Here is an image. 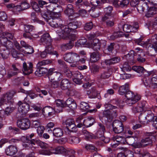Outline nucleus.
Segmentation results:
<instances>
[{"label": "nucleus", "mask_w": 157, "mask_h": 157, "mask_svg": "<svg viewBox=\"0 0 157 157\" xmlns=\"http://www.w3.org/2000/svg\"><path fill=\"white\" fill-rule=\"evenodd\" d=\"M52 15L51 13L48 11L41 13V16L46 21L49 23L51 26L53 27L60 28L62 34L66 33L67 34L69 31L75 30L82 25L81 21H74L69 22L67 25H64L60 13L54 12Z\"/></svg>", "instance_id": "1"}, {"label": "nucleus", "mask_w": 157, "mask_h": 157, "mask_svg": "<svg viewBox=\"0 0 157 157\" xmlns=\"http://www.w3.org/2000/svg\"><path fill=\"white\" fill-rule=\"evenodd\" d=\"M20 140L22 142L23 147L26 149H31L32 150H34L40 146L41 148L44 149L43 151V154L47 155L44 153V151L48 150L50 147H48V145L45 143L35 138L34 133L28 134L22 136Z\"/></svg>", "instance_id": "2"}, {"label": "nucleus", "mask_w": 157, "mask_h": 157, "mask_svg": "<svg viewBox=\"0 0 157 157\" xmlns=\"http://www.w3.org/2000/svg\"><path fill=\"white\" fill-rule=\"evenodd\" d=\"M13 96L10 94L7 93L4 95L0 100V106L6 105H9V106H7L5 110H0V116H2V113L4 117L5 115H9L14 110V108L11 107L13 104V100L12 99Z\"/></svg>", "instance_id": "3"}, {"label": "nucleus", "mask_w": 157, "mask_h": 157, "mask_svg": "<svg viewBox=\"0 0 157 157\" xmlns=\"http://www.w3.org/2000/svg\"><path fill=\"white\" fill-rule=\"evenodd\" d=\"M75 30H70L69 33L62 34V37L63 39L69 38L70 40L68 43L63 44L61 45L60 48L62 51H65L71 49L74 45V41L76 39L75 34H73L72 33Z\"/></svg>", "instance_id": "4"}, {"label": "nucleus", "mask_w": 157, "mask_h": 157, "mask_svg": "<svg viewBox=\"0 0 157 157\" xmlns=\"http://www.w3.org/2000/svg\"><path fill=\"white\" fill-rule=\"evenodd\" d=\"M108 109L105 110L103 113V116L101 120L102 122L106 123L108 122H111L112 121L113 118V112H114L113 109H115L116 107L111 104L107 105Z\"/></svg>", "instance_id": "5"}, {"label": "nucleus", "mask_w": 157, "mask_h": 157, "mask_svg": "<svg viewBox=\"0 0 157 157\" xmlns=\"http://www.w3.org/2000/svg\"><path fill=\"white\" fill-rule=\"evenodd\" d=\"M124 95L127 99L125 102L129 106H131L135 104L140 99V95L135 94L133 92L129 90V89L126 91Z\"/></svg>", "instance_id": "6"}, {"label": "nucleus", "mask_w": 157, "mask_h": 157, "mask_svg": "<svg viewBox=\"0 0 157 157\" xmlns=\"http://www.w3.org/2000/svg\"><path fill=\"white\" fill-rule=\"evenodd\" d=\"M72 85L71 82L70 80L67 78L63 79L60 82V88L62 90H68V92L67 93V95L68 96H74L76 93L75 90H69Z\"/></svg>", "instance_id": "7"}, {"label": "nucleus", "mask_w": 157, "mask_h": 157, "mask_svg": "<svg viewBox=\"0 0 157 157\" xmlns=\"http://www.w3.org/2000/svg\"><path fill=\"white\" fill-rule=\"evenodd\" d=\"M109 127V131L111 132H113L116 134L120 133L124 130L123 124L121 121L117 120L113 121Z\"/></svg>", "instance_id": "8"}, {"label": "nucleus", "mask_w": 157, "mask_h": 157, "mask_svg": "<svg viewBox=\"0 0 157 157\" xmlns=\"http://www.w3.org/2000/svg\"><path fill=\"white\" fill-rule=\"evenodd\" d=\"M66 149L63 146H57L55 147H50L48 150L44 151V153L47 155H50L52 154H56L66 153Z\"/></svg>", "instance_id": "9"}, {"label": "nucleus", "mask_w": 157, "mask_h": 157, "mask_svg": "<svg viewBox=\"0 0 157 157\" xmlns=\"http://www.w3.org/2000/svg\"><path fill=\"white\" fill-rule=\"evenodd\" d=\"M24 33L23 34V37L25 38L31 39L32 33L34 32L35 28L34 26L30 24H25L24 25Z\"/></svg>", "instance_id": "10"}, {"label": "nucleus", "mask_w": 157, "mask_h": 157, "mask_svg": "<svg viewBox=\"0 0 157 157\" xmlns=\"http://www.w3.org/2000/svg\"><path fill=\"white\" fill-rule=\"evenodd\" d=\"M139 26L138 23L133 22L132 25L124 24L122 26V28L124 32L127 33H135L139 29Z\"/></svg>", "instance_id": "11"}, {"label": "nucleus", "mask_w": 157, "mask_h": 157, "mask_svg": "<svg viewBox=\"0 0 157 157\" xmlns=\"http://www.w3.org/2000/svg\"><path fill=\"white\" fill-rule=\"evenodd\" d=\"M61 75L58 72H54V69L50 68L48 69V72L46 74L45 77H48L50 82L57 79L58 81L60 80V77Z\"/></svg>", "instance_id": "12"}, {"label": "nucleus", "mask_w": 157, "mask_h": 157, "mask_svg": "<svg viewBox=\"0 0 157 157\" xmlns=\"http://www.w3.org/2000/svg\"><path fill=\"white\" fill-rule=\"evenodd\" d=\"M40 40L41 43L45 48H48L49 50L52 48V39L48 33H46L43 34L41 36Z\"/></svg>", "instance_id": "13"}, {"label": "nucleus", "mask_w": 157, "mask_h": 157, "mask_svg": "<svg viewBox=\"0 0 157 157\" xmlns=\"http://www.w3.org/2000/svg\"><path fill=\"white\" fill-rule=\"evenodd\" d=\"M147 106L146 101H141L138 102L136 106H133L132 109L134 113L141 112L147 111Z\"/></svg>", "instance_id": "14"}, {"label": "nucleus", "mask_w": 157, "mask_h": 157, "mask_svg": "<svg viewBox=\"0 0 157 157\" xmlns=\"http://www.w3.org/2000/svg\"><path fill=\"white\" fill-rule=\"evenodd\" d=\"M18 127L24 130H27L30 126V121L28 118L19 119L17 121Z\"/></svg>", "instance_id": "15"}, {"label": "nucleus", "mask_w": 157, "mask_h": 157, "mask_svg": "<svg viewBox=\"0 0 157 157\" xmlns=\"http://www.w3.org/2000/svg\"><path fill=\"white\" fill-rule=\"evenodd\" d=\"M99 126L97 132L95 133V139H99L100 140L104 138V133L106 132L105 128L104 125L100 123H98Z\"/></svg>", "instance_id": "16"}, {"label": "nucleus", "mask_w": 157, "mask_h": 157, "mask_svg": "<svg viewBox=\"0 0 157 157\" xmlns=\"http://www.w3.org/2000/svg\"><path fill=\"white\" fill-rule=\"evenodd\" d=\"M74 7L71 4H68L64 11L65 13L68 16L70 21H72L76 17V13H74Z\"/></svg>", "instance_id": "17"}, {"label": "nucleus", "mask_w": 157, "mask_h": 157, "mask_svg": "<svg viewBox=\"0 0 157 157\" xmlns=\"http://www.w3.org/2000/svg\"><path fill=\"white\" fill-rule=\"evenodd\" d=\"M18 105V112L23 115L26 113L30 109L29 105L28 103H22L21 101H19Z\"/></svg>", "instance_id": "18"}, {"label": "nucleus", "mask_w": 157, "mask_h": 157, "mask_svg": "<svg viewBox=\"0 0 157 157\" xmlns=\"http://www.w3.org/2000/svg\"><path fill=\"white\" fill-rule=\"evenodd\" d=\"M74 100L72 98H69L65 101L59 99H58L56 101V103L57 106L58 107L64 108L68 107L72 102L74 101Z\"/></svg>", "instance_id": "19"}, {"label": "nucleus", "mask_w": 157, "mask_h": 157, "mask_svg": "<svg viewBox=\"0 0 157 157\" xmlns=\"http://www.w3.org/2000/svg\"><path fill=\"white\" fill-rule=\"evenodd\" d=\"M65 123L66 125L67 130L70 132H76L77 131V129L74 121L70 119H67Z\"/></svg>", "instance_id": "20"}, {"label": "nucleus", "mask_w": 157, "mask_h": 157, "mask_svg": "<svg viewBox=\"0 0 157 157\" xmlns=\"http://www.w3.org/2000/svg\"><path fill=\"white\" fill-rule=\"evenodd\" d=\"M136 8L139 13H142L145 10L148 9V3L145 1H141L136 6Z\"/></svg>", "instance_id": "21"}, {"label": "nucleus", "mask_w": 157, "mask_h": 157, "mask_svg": "<svg viewBox=\"0 0 157 157\" xmlns=\"http://www.w3.org/2000/svg\"><path fill=\"white\" fill-rule=\"evenodd\" d=\"M123 139L124 138L123 136H118L112 137L111 139V141H112L111 144V147H116L120 143H122V141Z\"/></svg>", "instance_id": "22"}, {"label": "nucleus", "mask_w": 157, "mask_h": 157, "mask_svg": "<svg viewBox=\"0 0 157 157\" xmlns=\"http://www.w3.org/2000/svg\"><path fill=\"white\" fill-rule=\"evenodd\" d=\"M73 82L77 84L80 85L82 82V79L83 76L81 73L78 72H74L73 74Z\"/></svg>", "instance_id": "23"}, {"label": "nucleus", "mask_w": 157, "mask_h": 157, "mask_svg": "<svg viewBox=\"0 0 157 157\" xmlns=\"http://www.w3.org/2000/svg\"><path fill=\"white\" fill-rule=\"evenodd\" d=\"M29 66L28 67L25 62L23 64V71L25 75H28L33 72V64L31 62L29 63Z\"/></svg>", "instance_id": "24"}, {"label": "nucleus", "mask_w": 157, "mask_h": 157, "mask_svg": "<svg viewBox=\"0 0 157 157\" xmlns=\"http://www.w3.org/2000/svg\"><path fill=\"white\" fill-rule=\"evenodd\" d=\"M17 151V147L16 146L10 145L5 150V152L7 155L12 156L16 154Z\"/></svg>", "instance_id": "25"}, {"label": "nucleus", "mask_w": 157, "mask_h": 157, "mask_svg": "<svg viewBox=\"0 0 157 157\" xmlns=\"http://www.w3.org/2000/svg\"><path fill=\"white\" fill-rule=\"evenodd\" d=\"M37 66V68L35 72L36 76H41L45 73L46 74L48 72V70L46 67L42 66Z\"/></svg>", "instance_id": "26"}, {"label": "nucleus", "mask_w": 157, "mask_h": 157, "mask_svg": "<svg viewBox=\"0 0 157 157\" xmlns=\"http://www.w3.org/2000/svg\"><path fill=\"white\" fill-rule=\"evenodd\" d=\"M155 137L154 136L149 135L144 139H142L141 140L142 144L144 146L151 145L152 143V139H155Z\"/></svg>", "instance_id": "27"}, {"label": "nucleus", "mask_w": 157, "mask_h": 157, "mask_svg": "<svg viewBox=\"0 0 157 157\" xmlns=\"http://www.w3.org/2000/svg\"><path fill=\"white\" fill-rule=\"evenodd\" d=\"M147 12L145 14V16L149 18L156 14L157 12V8L155 6L149 7L148 9L147 10Z\"/></svg>", "instance_id": "28"}, {"label": "nucleus", "mask_w": 157, "mask_h": 157, "mask_svg": "<svg viewBox=\"0 0 157 157\" xmlns=\"http://www.w3.org/2000/svg\"><path fill=\"white\" fill-rule=\"evenodd\" d=\"M113 10V7L112 6H109L104 9L105 13L104 16L102 17V21H105L108 19V16H111L112 11Z\"/></svg>", "instance_id": "29"}, {"label": "nucleus", "mask_w": 157, "mask_h": 157, "mask_svg": "<svg viewBox=\"0 0 157 157\" xmlns=\"http://www.w3.org/2000/svg\"><path fill=\"white\" fill-rule=\"evenodd\" d=\"M121 59L119 57L115 56L112 58L110 59H106L105 63L107 65H111L118 63L120 60Z\"/></svg>", "instance_id": "30"}, {"label": "nucleus", "mask_w": 157, "mask_h": 157, "mask_svg": "<svg viewBox=\"0 0 157 157\" xmlns=\"http://www.w3.org/2000/svg\"><path fill=\"white\" fill-rule=\"evenodd\" d=\"M145 114H146V116L144 117L147 120V122L151 123L155 119V117L154 114L150 110H147L145 112Z\"/></svg>", "instance_id": "31"}, {"label": "nucleus", "mask_w": 157, "mask_h": 157, "mask_svg": "<svg viewBox=\"0 0 157 157\" xmlns=\"http://www.w3.org/2000/svg\"><path fill=\"white\" fill-rule=\"evenodd\" d=\"M87 44V39L84 37H82L75 43V46L77 48L85 47Z\"/></svg>", "instance_id": "32"}, {"label": "nucleus", "mask_w": 157, "mask_h": 157, "mask_svg": "<svg viewBox=\"0 0 157 157\" xmlns=\"http://www.w3.org/2000/svg\"><path fill=\"white\" fill-rule=\"evenodd\" d=\"M19 72V70L14 65H12V69L8 71L7 77L10 78L11 77L16 75Z\"/></svg>", "instance_id": "33"}, {"label": "nucleus", "mask_w": 157, "mask_h": 157, "mask_svg": "<svg viewBox=\"0 0 157 157\" xmlns=\"http://www.w3.org/2000/svg\"><path fill=\"white\" fill-rule=\"evenodd\" d=\"M37 15L35 12H32L31 13V23H38L41 25H44V22L41 20H40L37 17Z\"/></svg>", "instance_id": "34"}, {"label": "nucleus", "mask_w": 157, "mask_h": 157, "mask_svg": "<svg viewBox=\"0 0 157 157\" xmlns=\"http://www.w3.org/2000/svg\"><path fill=\"white\" fill-rule=\"evenodd\" d=\"M95 123V121L94 118L89 117L86 119H84V126L86 128L91 126Z\"/></svg>", "instance_id": "35"}, {"label": "nucleus", "mask_w": 157, "mask_h": 157, "mask_svg": "<svg viewBox=\"0 0 157 157\" xmlns=\"http://www.w3.org/2000/svg\"><path fill=\"white\" fill-rule=\"evenodd\" d=\"M52 132L53 136L56 137H60L63 136V130L59 128H54Z\"/></svg>", "instance_id": "36"}, {"label": "nucleus", "mask_w": 157, "mask_h": 157, "mask_svg": "<svg viewBox=\"0 0 157 157\" xmlns=\"http://www.w3.org/2000/svg\"><path fill=\"white\" fill-rule=\"evenodd\" d=\"M99 40L95 39L91 43V47L92 48L94 51L98 52L101 48L100 45L99 43Z\"/></svg>", "instance_id": "37"}, {"label": "nucleus", "mask_w": 157, "mask_h": 157, "mask_svg": "<svg viewBox=\"0 0 157 157\" xmlns=\"http://www.w3.org/2000/svg\"><path fill=\"white\" fill-rule=\"evenodd\" d=\"M129 88V85L127 83H126L124 85L120 86L118 90V93L121 95H124L126 91Z\"/></svg>", "instance_id": "38"}, {"label": "nucleus", "mask_w": 157, "mask_h": 157, "mask_svg": "<svg viewBox=\"0 0 157 157\" xmlns=\"http://www.w3.org/2000/svg\"><path fill=\"white\" fill-rule=\"evenodd\" d=\"M90 56V60L92 62H96L98 61L100 58L99 53L98 52H93L91 53Z\"/></svg>", "instance_id": "39"}, {"label": "nucleus", "mask_w": 157, "mask_h": 157, "mask_svg": "<svg viewBox=\"0 0 157 157\" xmlns=\"http://www.w3.org/2000/svg\"><path fill=\"white\" fill-rule=\"evenodd\" d=\"M124 33L120 31H114L112 35L109 37V39L114 40L116 39L123 37Z\"/></svg>", "instance_id": "40"}, {"label": "nucleus", "mask_w": 157, "mask_h": 157, "mask_svg": "<svg viewBox=\"0 0 157 157\" xmlns=\"http://www.w3.org/2000/svg\"><path fill=\"white\" fill-rule=\"evenodd\" d=\"M10 53L9 50L5 48H3L2 46H0V54L3 59H7Z\"/></svg>", "instance_id": "41"}, {"label": "nucleus", "mask_w": 157, "mask_h": 157, "mask_svg": "<svg viewBox=\"0 0 157 157\" xmlns=\"http://www.w3.org/2000/svg\"><path fill=\"white\" fill-rule=\"evenodd\" d=\"M89 2L88 1L83 0H77L75 3L76 6L80 9L87 6Z\"/></svg>", "instance_id": "42"}, {"label": "nucleus", "mask_w": 157, "mask_h": 157, "mask_svg": "<svg viewBox=\"0 0 157 157\" xmlns=\"http://www.w3.org/2000/svg\"><path fill=\"white\" fill-rule=\"evenodd\" d=\"M20 44L21 45H20V44L17 41L14 42L15 47L19 50H21V48L22 47H24L25 48L29 45L25 41L23 40L20 41Z\"/></svg>", "instance_id": "43"}, {"label": "nucleus", "mask_w": 157, "mask_h": 157, "mask_svg": "<svg viewBox=\"0 0 157 157\" xmlns=\"http://www.w3.org/2000/svg\"><path fill=\"white\" fill-rule=\"evenodd\" d=\"M37 2H36L34 1H32L31 2V5L32 6L33 9L36 12H40L41 13L44 11H41L40 9L39 8V7L38 3L37 2V0L36 1Z\"/></svg>", "instance_id": "44"}, {"label": "nucleus", "mask_w": 157, "mask_h": 157, "mask_svg": "<svg viewBox=\"0 0 157 157\" xmlns=\"http://www.w3.org/2000/svg\"><path fill=\"white\" fill-rule=\"evenodd\" d=\"M137 152L136 151L135 152L137 154H138L139 156L140 157H151V154H150L147 151L142 152V151L140 150L139 148L137 150Z\"/></svg>", "instance_id": "45"}, {"label": "nucleus", "mask_w": 157, "mask_h": 157, "mask_svg": "<svg viewBox=\"0 0 157 157\" xmlns=\"http://www.w3.org/2000/svg\"><path fill=\"white\" fill-rule=\"evenodd\" d=\"M82 133L85 136V138L87 140H89L90 139H95L94 134L89 132L86 130H83Z\"/></svg>", "instance_id": "46"}, {"label": "nucleus", "mask_w": 157, "mask_h": 157, "mask_svg": "<svg viewBox=\"0 0 157 157\" xmlns=\"http://www.w3.org/2000/svg\"><path fill=\"white\" fill-rule=\"evenodd\" d=\"M155 73V71H154V73L151 76V82L154 85L153 87L154 89L157 86V75Z\"/></svg>", "instance_id": "47"}, {"label": "nucleus", "mask_w": 157, "mask_h": 157, "mask_svg": "<svg viewBox=\"0 0 157 157\" xmlns=\"http://www.w3.org/2000/svg\"><path fill=\"white\" fill-rule=\"evenodd\" d=\"M136 138V136H126L125 140L128 144L132 145L134 143L135 141V138Z\"/></svg>", "instance_id": "48"}, {"label": "nucleus", "mask_w": 157, "mask_h": 157, "mask_svg": "<svg viewBox=\"0 0 157 157\" xmlns=\"http://www.w3.org/2000/svg\"><path fill=\"white\" fill-rule=\"evenodd\" d=\"M80 56L78 53L72 52L71 63L78 62L80 60Z\"/></svg>", "instance_id": "49"}, {"label": "nucleus", "mask_w": 157, "mask_h": 157, "mask_svg": "<svg viewBox=\"0 0 157 157\" xmlns=\"http://www.w3.org/2000/svg\"><path fill=\"white\" fill-rule=\"evenodd\" d=\"M52 51V48L49 50L48 48H45L44 51L41 52L40 54V57L43 58H46L48 54L51 53Z\"/></svg>", "instance_id": "50"}, {"label": "nucleus", "mask_w": 157, "mask_h": 157, "mask_svg": "<svg viewBox=\"0 0 157 157\" xmlns=\"http://www.w3.org/2000/svg\"><path fill=\"white\" fill-rule=\"evenodd\" d=\"M80 108L83 111H87L90 108L89 104L86 102L82 101L80 103Z\"/></svg>", "instance_id": "51"}, {"label": "nucleus", "mask_w": 157, "mask_h": 157, "mask_svg": "<svg viewBox=\"0 0 157 157\" xmlns=\"http://www.w3.org/2000/svg\"><path fill=\"white\" fill-rule=\"evenodd\" d=\"M55 109L52 107L50 106H46L44 108L42 109V113L44 117H47V113Z\"/></svg>", "instance_id": "52"}, {"label": "nucleus", "mask_w": 157, "mask_h": 157, "mask_svg": "<svg viewBox=\"0 0 157 157\" xmlns=\"http://www.w3.org/2000/svg\"><path fill=\"white\" fill-rule=\"evenodd\" d=\"M111 75V72L109 70H105L102 72L100 77L102 79H107Z\"/></svg>", "instance_id": "53"}, {"label": "nucleus", "mask_w": 157, "mask_h": 157, "mask_svg": "<svg viewBox=\"0 0 157 157\" xmlns=\"http://www.w3.org/2000/svg\"><path fill=\"white\" fill-rule=\"evenodd\" d=\"M72 52L65 54L63 55L64 60L66 62L71 63Z\"/></svg>", "instance_id": "54"}, {"label": "nucleus", "mask_w": 157, "mask_h": 157, "mask_svg": "<svg viewBox=\"0 0 157 157\" xmlns=\"http://www.w3.org/2000/svg\"><path fill=\"white\" fill-rule=\"evenodd\" d=\"M74 72H71L68 69L64 68L63 70V75L68 78H71L73 76V74Z\"/></svg>", "instance_id": "55"}, {"label": "nucleus", "mask_w": 157, "mask_h": 157, "mask_svg": "<svg viewBox=\"0 0 157 157\" xmlns=\"http://www.w3.org/2000/svg\"><path fill=\"white\" fill-rule=\"evenodd\" d=\"M94 25L92 21L86 23L84 26V29L86 31H90L93 28Z\"/></svg>", "instance_id": "56"}, {"label": "nucleus", "mask_w": 157, "mask_h": 157, "mask_svg": "<svg viewBox=\"0 0 157 157\" xmlns=\"http://www.w3.org/2000/svg\"><path fill=\"white\" fill-rule=\"evenodd\" d=\"M157 40V35L154 34L152 35L151 38L147 39V41L146 42V44H153L154 42H156Z\"/></svg>", "instance_id": "57"}, {"label": "nucleus", "mask_w": 157, "mask_h": 157, "mask_svg": "<svg viewBox=\"0 0 157 157\" xmlns=\"http://www.w3.org/2000/svg\"><path fill=\"white\" fill-rule=\"evenodd\" d=\"M90 67L91 71L94 73H96L99 71V67L96 64H93Z\"/></svg>", "instance_id": "58"}, {"label": "nucleus", "mask_w": 157, "mask_h": 157, "mask_svg": "<svg viewBox=\"0 0 157 157\" xmlns=\"http://www.w3.org/2000/svg\"><path fill=\"white\" fill-rule=\"evenodd\" d=\"M130 3L129 0H121L120 3V8H125L128 7Z\"/></svg>", "instance_id": "59"}, {"label": "nucleus", "mask_w": 157, "mask_h": 157, "mask_svg": "<svg viewBox=\"0 0 157 157\" xmlns=\"http://www.w3.org/2000/svg\"><path fill=\"white\" fill-rule=\"evenodd\" d=\"M122 71L124 72L129 71L131 70V68L128 63L125 62L122 67H121Z\"/></svg>", "instance_id": "60"}, {"label": "nucleus", "mask_w": 157, "mask_h": 157, "mask_svg": "<svg viewBox=\"0 0 157 157\" xmlns=\"http://www.w3.org/2000/svg\"><path fill=\"white\" fill-rule=\"evenodd\" d=\"M51 63L52 61L49 59L44 60L39 62L37 64V66H44L46 65L50 64Z\"/></svg>", "instance_id": "61"}, {"label": "nucleus", "mask_w": 157, "mask_h": 157, "mask_svg": "<svg viewBox=\"0 0 157 157\" xmlns=\"http://www.w3.org/2000/svg\"><path fill=\"white\" fill-rule=\"evenodd\" d=\"M19 6H21L22 11L27 9L30 7L29 4L25 1L22 2Z\"/></svg>", "instance_id": "62"}, {"label": "nucleus", "mask_w": 157, "mask_h": 157, "mask_svg": "<svg viewBox=\"0 0 157 157\" xmlns=\"http://www.w3.org/2000/svg\"><path fill=\"white\" fill-rule=\"evenodd\" d=\"M133 70L137 72L142 74L144 70V68L140 66H134L132 67Z\"/></svg>", "instance_id": "63"}, {"label": "nucleus", "mask_w": 157, "mask_h": 157, "mask_svg": "<svg viewBox=\"0 0 157 157\" xmlns=\"http://www.w3.org/2000/svg\"><path fill=\"white\" fill-rule=\"evenodd\" d=\"M71 141L70 142L71 144H77L79 143L80 139L77 137L73 136L71 137L69 139Z\"/></svg>", "instance_id": "64"}]
</instances>
